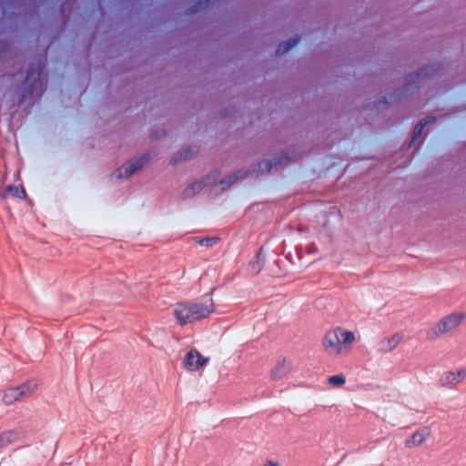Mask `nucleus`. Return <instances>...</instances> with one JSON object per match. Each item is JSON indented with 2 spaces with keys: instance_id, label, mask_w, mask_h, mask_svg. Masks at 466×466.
<instances>
[{
  "instance_id": "1",
  "label": "nucleus",
  "mask_w": 466,
  "mask_h": 466,
  "mask_svg": "<svg viewBox=\"0 0 466 466\" xmlns=\"http://www.w3.org/2000/svg\"><path fill=\"white\" fill-rule=\"evenodd\" d=\"M357 340L358 338L354 331L336 327L329 329L323 335L321 348L327 355L338 358L348 355Z\"/></svg>"
},
{
  "instance_id": "8",
  "label": "nucleus",
  "mask_w": 466,
  "mask_h": 466,
  "mask_svg": "<svg viewBox=\"0 0 466 466\" xmlns=\"http://www.w3.org/2000/svg\"><path fill=\"white\" fill-rule=\"evenodd\" d=\"M204 189H208V184L207 182V176H203L191 183H189L182 191V198L185 199H190L198 196Z\"/></svg>"
},
{
  "instance_id": "6",
  "label": "nucleus",
  "mask_w": 466,
  "mask_h": 466,
  "mask_svg": "<svg viewBox=\"0 0 466 466\" xmlns=\"http://www.w3.org/2000/svg\"><path fill=\"white\" fill-rule=\"evenodd\" d=\"M209 357L197 349L187 351L182 360V366L187 372H201L209 363Z\"/></svg>"
},
{
  "instance_id": "18",
  "label": "nucleus",
  "mask_w": 466,
  "mask_h": 466,
  "mask_svg": "<svg viewBox=\"0 0 466 466\" xmlns=\"http://www.w3.org/2000/svg\"><path fill=\"white\" fill-rule=\"evenodd\" d=\"M327 382L331 388L339 389L346 384V378L342 374L332 375L328 378Z\"/></svg>"
},
{
  "instance_id": "2",
  "label": "nucleus",
  "mask_w": 466,
  "mask_h": 466,
  "mask_svg": "<svg viewBox=\"0 0 466 466\" xmlns=\"http://www.w3.org/2000/svg\"><path fill=\"white\" fill-rule=\"evenodd\" d=\"M214 311V305L197 303H177L173 309V316L180 326L208 318Z\"/></svg>"
},
{
  "instance_id": "11",
  "label": "nucleus",
  "mask_w": 466,
  "mask_h": 466,
  "mask_svg": "<svg viewBox=\"0 0 466 466\" xmlns=\"http://www.w3.org/2000/svg\"><path fill=\"white\" fill-rule=\"evenodd\" d=\"M21 400L23 396L18 385L7 387L2 392V401L5 405L10 406Z\"/></svg>"
},
{
  "instance_id": "17",
  "label": "nucleus",
  "mask_w": 466,
  "mask_h": 466,
  "mask_svg": "<svg viewBox=\"0 0 466 466\" xmlns=\"http://www.w3.org/2000/svg\"><path fill=\"white\" fill-rule=\"evenodd\" d=\"M9 196L16 197L18 198H25L26 197L25 192L22 187L13 185L7 186L2 193V197L4 198H8Z\"/></svg>"
},
{
  "instance_id": "12",
  "label": "nucleus",
  "mask_w": 466,
  "mask_h": 466,
  "mask_svg": "<svg viewBox=\"0 0 466 466\" xmlns=\"http://www.w3.org/2000/svg\"><path fill=\"white\" fill-rule=\"evenodd\" d=\"M466 379V368L450 370L444 373L443 382L446 385L456 386Z\"/></svg>"
},
{
  "instance_id": "20",
  "label": "nucleus",
  "mask_w": 466,
  "mask_h": 466,
  "mask_svg": "<svg viewBox=\"0 0 466 466\" xmlns=\"http://www.w3.org/2000/svg\"><path fill=\"white\" fill-rule=\"evenodd\" d=\"M434 119L431 118V117H429V118H426L422 121H420L415 127L414 129V137H419L421 135L422 131H423V128L425 126H427L428 124L433 122Z\"/></svg>"
},
{
  "instance_id": "7",
  "label": "nucleus",
  "mask_w": 466,
  "mask_h": 466,
  "mask_svg": "<svg viewBox=\"0 0 466 466\" xmlns=\"http://www.w3.org/2000/svg\"><path fill=\"white\" fill-rule=\"evenodd\" d=\"M431 436V430L429 427H420L405 439L404 446L408 450L420 448L430 440Z\"/></svg>"
},
{
  "instance_id": "5",
  "label": "nucleus",
  "mask_w": 466,
  "mask_h": 466,
  "mask_svg": "<svg viewBox=\"0 0 466 466\" xmlns=\"http://www.w3.org/2000/svg\"><path fill=\"white\" fill-rule=\"evenodd\" d=\"M149 161L150 156L148 154L133 157L116 168L112 174V178L117 181L128 179L140 172Z\"/></svg>"
},
{
  "instance_id": "4",
  "label": "nucleus",
  "mask_w": 466,
  "mask_h": 466,
  "mask_svg": "<svg viewBox=\"0 0 466 466\" xmlns=\"http://www.w3.org/2000/svg\"><path fill=\"white\" fill-rule=\"evenodd\" d=\"M466 320V312L454 310L441 317L433 326L432 334L437 337H443L458 330Z\"/></svg>"
},
{
  "instance_id": "14",
  "label": "nucleus",
  "mask_w": 466,
  "mask_h": 466,
  "mask_svg": "<svg viewBox=\"0 0 466 466\" xmlns=\"http://www.w3.org/2000/svg\"><path fill=\"white\" fill-rule=\"evenodd\" d=\"M23 399L35 394L39 389V383L35 380H28L18 385Z\"/></svg>"
},
{
  "instance_id": "21",
  "label": "nucleus",
  "mask_w": 466,
  "mask_h": 466,
  "mask_svg": "<svg viewBox=\"0 0 466 466\" xmlns=\"http://www.w3.org/2000/svg\"><path fill=\"white\" fill-rule=\"evenodd\" d=\"M215 242H216V240L208 238V239L202 240L201 244L202 245H206V246H209V245H211L212 243H215Z\"/></svg>"
},
{
  "instance_id": "19",
  "label": "nucleus",
  "mask_w": 466,
  "mask_h": 466,
  "mask_svg": "<svg viewBox=\"0 0 466 466\" xmlns=\"http://www.w3.org/2000/svg\"><path fill=\"white\" fill-rule=\"evenodd\" d=\"M272 167V163L268 159H264L259 162H258L255 165V171L258 173H268Z\"/></svg>"
},
{
  "instance_id": "13",
  "label": "nucleus",
  "mask_w": 466,
  "mask_h": 466,
  "mask_svg": "<svg viewBox=\"0 0 466 466\" xmlns=\"http://www.w3.org/2000/svg\"><path fill=\"white\" fill-rule=\"evenodd\" d=\"M299 40L298 35H292L280 42L276 48V55L279 56H284L299 44Z\"/></svg>"
},
{
  "instance_id": "10",
  "label": "nucleus",
  "mask_w": 466,
  "mask_h": 466,
  "mask_svg": "<svg viewBox=\"0 0 466 466\" xmlns=\"http://www.w3.org/2000/svg\"><path fill=\"white\" fill-rule=\"evenodd\" d=\"M196 155V150L193 147H182L177 151L172 154L169 158V164L172 166H177L179 164L186 163L191 160Z\"/></svg>"
},
{
  "instance_id": "3",
  "label": "nucleus",
  "mask_w": 466,
  "mask_h": 466,
  "mask_svg": "<svg viewBox=\"0 0 466 466\" xmlns=\"http://www.w3.org/2000/svg\"><path fill=\"white\" fill-rule=\"evenodd\" d=\"M247 174L244 169H236L226 173L213 169L206 174L208 190L214 195L221 194L228 190L238 181L244 179Z\"/></svg>"
},
{
  "instance_id": "9",
  "label": "nucleus",
  "mask_w": 466,
  "mask_h": 466,
  "mask_svg": "<svg viewBox=\"0 0 466 466\" xmlns=\"http://www.w3.org/2000/svg\"><path fill=\"white\" fill-rule=\"evenodd\" d=\"M292 370V365L287 357L280 358L270 370V378L272 380H281Z\"/></svg>"
},
{
  "instance_id": "15",
  "label": "nucleus",
  "mask_w": 466,
  "mask_h": 466,
  "mask_svg": "<svg viewBox=\"0 0 466 466\" xmlns=\"http://www.w3.org/2000/svg\"><path fill=\"white\" fill-rule=\"evenodd\" d=\"M23 399L35 394L39 389V383L35 380H28L18 385Z\"/></svg>"
},
{
  "instance_id": "22",
  "label": "nucleus",
  "mask_w": 466,
  "mask_h": 466,
  "mask_svg": "<svg viewBox=\"0 0 466 466\" xmlns=\"http://www.w3.org/2000/svg\"><path fill=\"white\" fill-rule=\"evenodd\" d=\"M263 466H279L277 462L268 461Z\"/></svg>"
},
{
  "instance_id": "23",
  "label": "nucleus",
  "mask_w": 466,
  "mask_h": 466,
  "mask_svg": "<svg viewBox=\"0 0 466 466\" xmlns=\"http://www.w3.org/2000/svg\"><path fill=\"white\" fill-rule=\"evenodd\" d=\"M5 446V440L3 436H0V449Z\"/></svg>"
},
{
  "instance_id": "16",
  "label": "nucleus",
  "mask_w": 466,
  "mask_h": 466,
  "mask_svg": "<svg viewBox=\"0 0 466 466\" xmlns=\"http://www.w3.org/2000/svg\"><path fill=\"white\" fill-rule=\"evenodd\" d=\"M403 340V334L397 332L394 333L389 337H387L384 341V347L387 350H395Z\"/></svg>"
}]
</instances>
